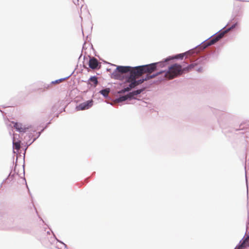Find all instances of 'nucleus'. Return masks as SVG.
<instances>
[{"mask_svg": "<svg viewBox=\"0 0 249 249\" xmlns=\"http://www.w3.org/2000/svg\"><path fill=\"white\" fill-rule=\"evenodd\" d=\"M196 64H192L182 69L181 65L175 64L169 68L168 71L165 73V77L168 79H173L181 74L183 71H189L194 68Z\"/></svg>", "mask_w": 249, "mask_h": 249, "instance_id": "1", "label": "nucleus"}, {"mask_svg": "<svg viewBox=\"0 0 249 249\" xmlns=\"http://www.w3.org/2000/svg\"><path fill=\"white\" fill-rule=\"evenodd\" d=\"M238 25V22H236L235 23H233L231 26L230 27L226 28L224 30L220 32L217 35H216L215 36H214L213 38H212L211 39H210L209 41L205 42L204 43L203 46L204 48H205L208 46H211L212 45L214 44L216 42H217L218 40H219L221 38H222L224 35L230 32L231 30H232L233 29H235Z\"/></svg>", "mask_w": 249, "mask_h": 249, "instance_id": "2", "label": "nucleus"}, {"mask_svg": "<svg viewBox=\"0 0 249 249\" xmlns=\"http://www.w3.org/2000/svg\"><path fill=\"white\" fill-rule=\"evenodd\" d=\"M161 72H160L156 74H153V75H146V77L144 79H140L138 81H136V79L132 81H127V82H130V84L129 85V87H127L124 88V89H122L120 92V93H124L125 91H128L130 90V89L135 88L136 86L142 84L144 81H146L150 79L154 78L156 76L158 75V74L161 73Z\"/></svg>", "mask_w": 249, "mask_h": 249, "instance_id": "3", "label": "nucleus"}, {"mask_svg": "<svg viewBox=\"0 0 249 249\" xmlns=\"http://www.w3.org/2000/svg\"><path fill=\"white\" fill-rule=\"evenodd\" d=\"M141 66L132 68L130 71L129 76L127 79V81H132L136 79L137 78L141 76L143 73L142 69L140 68Z\"/></svg>", "mask_w": 249, "mask_h": 249, "instance_id": "4", "label": "nucleus"}, {"mask_svg": "<svg viewBox=\"0 0 249 249\" xmlns=\"http://www.w3.org/2000/svg\"><path fill=\"white\" fill-rule=\"evenodd\" d=\"M248 247H249V234H244L234 249H246Z\"/></svg>", "mask_w": 249, "mask_h": 249, "instance_id": "5", "label": "nucleus"}, {"mask_svg": "<svg viewBox=\"0 0 249 249\" xmlns=\"http://www.w3.org/2000/svg\"><path fill=\"white\" fill-rule=\"evenodd\" d=\"M158 63H152L149 65L141 66L143 71V73H148L147 75H152L151 74L156 70V65Z\"/></svg>", "mask_w": 249, "mask_h": 249, "instance_id": "6", "label": "nucleus"}, {"mask_svg": "<svg viewBox=\"0 0 249 249\" xmlns=\"http://www.w3.org/2000/svg\"><path fill=\"white\" fill-rule=\"evenodd\" d=\"M92 100H89L84 103H81L77 107H76V110L78 111L88 109L89 107H91L93 104Z\"/></svg>", "mask_w": 249, "mask_h": 249, "instance_id": "7", "label": "nucleus"}, {"mask_svg": "<svg viewBox=\"0 0 249 249\" xmlns=\"http://www.w3.org/2000/svg\"><path fill=\"white\" fill-rule=\"evenodd\" d=\"M12 123L14 124V127L19 132H25L30 128L29 126H25L20 123H15L14 122H12Z\"/></svg>", "mask_w": 249, "mask_h": 249, "instance_id": "8", "label": "nucleus"}, {"mask_svg": "<svg viewBox=\"0 0 249 249\" xmlns=\"http://www.w3.org/2000/svg\"><path fill=\"white\" fill-rule=\"evenodd\" d=\"M131 67L129 66H118L116 68V72H118L121 74L126 73L130 71Z\"/></svg>", "mask_w": 249, "mask_h": 249, "instance_id": "9", "label": "nucleus"}, {"mask_svg": "<svg viewBox=\"0 0 249 249\" xmlns=\"http://www.w3.org/2000/svg\"><path fill=\"white\" fill-rule=\"evenodd\" d=\"M99 63L97 59L92 57L90 59L89 62V67L92 69H96L97 68Z\"/></svg>", "mask_w": 249, "mask_h": 249, "instance_id": "10", "label": "nucleus"}, {"mask_svg": "<svg viewBox=\"0 0 249 249\" xmlns=\"http://www.w3.org/2000/svg\"><path fill=\"white\" fill-rule=\"evenodd\" d=\"M43 236L40 239L41 244L45 247H49V237L47 236L48 234H42Z\"/></svg>", "mask_w": 249, "mask_h": 249, "instance_id": "11", "label": "nucleus"}, {"mask_svg": "<svg viewBox=\"0 0 249 249\" xmlns=\"http://www.w3.org/2000/svg\"><path fill=\"white\" fill-rule=\"evenodd\" d=\"M49 235H51L50 237H49V246L50 245L53 244L55 241L57 242H58V241H60L56 237L55 234H49Z\"/></svg>", "mask_w": 249, "mask_h": 249, "instance_id": "12", "label": "nucleus"}, {"mask_svg": "<svg viewBox=\"0 0 249 249\" xmlns=\"http://www.w3.org/2000/svg\"><path fill=\"white\" fill-rule=\"evenodd\" d=\"M89 82L91 85L96 87L98 82L97 78L96 76H92L89 79Z\"/></svg>", "mask_w": 249, "mask_h": 249, "instance_id": "13", "label": "nucleus"}, {"mask_svg": "<svg viewBox=\"0 0 249 249\" xmlns=\"http://www.w3.org/2000/svg\"><path fill=\"white\" fill-rule=\"evenodd\" d=\"M13 143L14 149L17 150V151H18L20 148V141H18L16 142L15 138L14 137Z\"/></svg>", "mask_w": 249, "mask_h": 249, "instance_id": "14", "label": "nucleus"}, {"mask_svg": "<svg viewBox=\"0 0 249 249\" xmlns=\"http://www.w3.org/2000/svg\"><path fill=\"white\" fill-rule=\"evenodd\" d=\"M129 98H131L130 97L129 94L127 95L123 96L122 97H120L117 100L118 102H123V101H124L127 100Z\"/></svg>", "mask_w": 249, "mask_h": 249, "instance_id": "15", "label": "nucleus"}, {"mask_svg": "<svg viewBox=\"0 0 249 249\" xmlns=\"http://www.w3.org/2000/svg\"><path fill=\"white\" fill-rule=\"evenodd\" d=\"M142 91H143V89H142L133 91V92L129 93L130 97L131 98L134 95H137L138 94H139Z\"/></svg>", "mask_w": 249, "mask_h": 249, "instance_id": "16", "label": "nucleus"}, {"mask_svg": "<svg viewBox=\"0 0 249 249\" xmlns=\"http://www.w3.org/2000/svg\"><path fill=\"white\" fill-rule=\"evenodd\" d=\"M109 92V89H105L103 90H102L101 91V93L102 94H103L104 96H107Z\"/></svg>", "mask_w": 249, "mask_h": 249, "instance_id": "17", "label": "nucleus"}, {"mask_svg": "<svg viewBox=\"0 0 249 249\" xmlns=\"http://www.w3.org/2000/svg\"><path fill=\"white\" fill-rule=\"evenodd\" d=\"M184 56L183 54H179L176 56V58H182Z\"/></svg>", "mask_w": 249, "mask_h": 249, "instance_id": "18", "label": "nucleus"}, {"mask_svg": "<svg viewBox=\"0 0 249 249\" xmlns=\"http://www.w3.org/2000/svg\"><path fill=\"white\" fill-rule=\"evenodd\" d=\"M58 242L60 243L61 244H63L64 246V248L65 249H68V246L66 244H65V243H64L62 241L60 240V241H58Z\"/></svg>", "mask_w": 249, "mask_h": 249, "instance_id": "19", "label": "nucleus"}, {"mask_svg": "<svg viewBox=\"0 0 249 249\" xmlns=\"http://www.w3.org/2000/svg\"><path fill=\"white\" fill-rule=\"evenodd\" d=\"M61 81H62V79H59V80H56L54 82H53V83H59L61 82Z\"/></svg>", "mask_w": 249, "mask_h": 249, "instance_id": "20", "label": "nucleus"}, {"mask_svg": "<svg viewBox=\"0 0 249 249\" xmlns=\"http://www.w3.org/2000/svg\"><path fill=\"white\" fill-rule=\"evenodd\" d=\"M73 2L76 5H79V0H73Z\"/></svg>", "mask_w": 249, "mask_h": 249, "instance_id": "21", "label": "nucleus"}]
</instances>
